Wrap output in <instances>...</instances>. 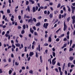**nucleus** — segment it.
I'll list each match as a JSON object with an SVG mask.
<instances>
[{
  "label": "nucleus",
  "mask_w": 75,
  "mask_h": 75,
  "mask_svg": "<svg viewBox=\"0 0 75 75\" xmlns=\"http://www.w3.org/2000/svg\"><path fill=\"white\" fill-rule=\"evenodd\" d=\"M56 60V58H54L52 60V65H54L55 64V63H56V61H55V60Z\"/></svg>",
  "instance_id": "obj_1"
},
{
  "label": "nucleus",
  "mask_w": 75,
  "mask_h": 75,
  "mask_svg": "<svg viewBox=\"0 0 75 75\" xmlns=\"http://www.w3.org/2000/svg\"><path fill=\"white\" fill-rule=\"evenodd\" d=\"M48 23H45L44 24L43 27L45 28H47V27L48 26Z\"/></svg>",
  "instance_id": "obj_2"
},
{
  "label": "nucleus",
  "mask_w": 75,
  "mask_h": 75,
  "mask_svg": "<svg viewBox=\"0 0 75 75\" xmlns=\"http://www.w3.org/2000/svg\"><path fill=\"white\" fill-rule=\"evenodd\" d=\"M67 26L66 25V24H65V22H64V31H65V30H67Z\"/></svg>",
  "instance_id": "obj_3"
},
{
  "label": "nucleus",
  "mask_w": 75,
  "mask_h": 75,
  "mask_svg": "<svg viewBox=\"0 0 75 75\" xmlns=\"http://www.w3.org/2000/svg\"><path fill=\"white\" fill-rule=\"evenodd\" d=\"M71 8L72 9V13L74 14V11L75 10V7L73 6H71Z\"/></svg>",
  "instance_id": "obj_4"
},
{
  "label": "nucleus",
  "mask_w": 75,
  "mask_h": 75,
  "mask_svg": "<svg viewBox=\"0 0 75 75\" xmlns=\"http://www.w3.org/2000/svg\"><path fill=\"white\" fill-rule=\"evenodd\" d=\"M28 22L29 23H33V20L31 19H28Z\"/></svg>",
  "instance_id": "obj_5"
},
{
  "label": "nucleus",
  "mask_w": 75,
  "mask_h": 75,
  "mask_svg": "<svg viewBox=\"0 0 75 75\" xmlns=\"http://www.w3.org/2000/svg\"><path fill=\"white\" fill-rule=\"evenodd\" d=\"M33 55H34V53L33 52H30L29 54V56H30V57H31V56H33Z\"/></svg>",
  "instance_id": "obj_6"
},
{
  "label": "nucleus",
  "mask_w": 75,
  "mask_h": 75,
  "mask_svg": "<svg viewBox=\"0 0 75 75\" xmlns=\"http://www.w3.org/2000/svg\"><path fill=\"white\" fill-rule=\"evenodd\" d=\"M70 61H72L74 59V57H70L69 58Z\"/></svg>",
  "instance_id": "obj_7"
},
{
  "label": "nucleus",
  "mask_w": 75,
  "mask_h": 75,
  "mask_svg": "<svg viewBox=\"0 0 75 75\" xmlns=\"http://www.w3.org/2000/svg\"><path fill=\"white\" fill-rule=\"evenodd\" d=\"M15 45H16V47H20V44L19 43L16 44Z\"/></svg>",
  "instance_id": "obj_8"
},
{
  "label": "nucleus",
  "mask_w": 75,
  "mask_h": 75,
  "mask_svg": "<svg viewBox=\"0 0 75 75\" xmlns=\"http://www.w3.org/2000/svg\"><path fill=\"white\" fill-rule=\"evenodd\" d=\"M52 40H51V37H49V40L48 41L49 42H51Z\"/></svg>",
  "instance_id": "obj_9"
},
{
  "label": "nucleus",
  "mask_w": 75,
  "mask_h": 75,
  "mask_svg": "<svg viewBox=\"0 0 75 75\" xmlns=\"http://www.w3.org/2000/svg\"><path fill=\"white\" fill-rule=\"evenodd\" d=\"M40 24H41V23H40L38 22L36 24V26H40Z\"/></svg>",
  "instance_id": "obj_10"
},
{
  "label": "nucleus",
  "mask_w": 75,
  "mask_h": 75,
  "mask_svg": "<svg viewBox=\"0 0 75 75\" xmlns=\"http://www.w3.org/2000/svg\"><path fill=\"white\" fill-rule=\"evenodd\" d=\"M33 12H35V11H36V10L35 9V7H33Z\"/></svg>",
  "instance_id": "obj_11"
},
{
  "label": "nucleus",
  "mask_w": 75,
  "mask_h": 75,
  "mask_svg": "<svg viewBox=\"0 0 75 75\" xmlns=\"http://www.w3.org/2000/svg\"><path fill=\"white\" fill-rule=\"evenodd\" d=\"M30 33H31L32 34H33L34 33V30H32V29H31V28H30Z\"/></svg>",
  "instance_id": "obj_12"
},
{
  "label": "nucleus",
  "mask_w": 75,
  "mask_h": 75,
  "mask_svg": "<svg viewBox=\"0 0 75 75\" xmlns=\"http://www.w3.org/2000/svg\"><path fill=\"white\" fill-rule=\"evenodd\" d=\"M29 2H31L32 4H34V1L33 0H29Z\"/></svg>",
  "instance_id": "obj_13"
},
{
  "label": "nucleus",
  "mask_w": 75,
  "mask_h": 75,
  "mask_svg": "<svg viewBox=\"0 0 75 75\" xmlns=\"http://www.w3.org/2000/svg\"><path fill=\"white\" fill-rule=\"evenodd\" d=\"M70 18H71V17H68V18H67V22H69V20H70Z\"/></svg>",
  "instance_id": "obj_14"
},
{
  "label": "nucleus",
  "mask_w": 75,
  "mask_h": 75,
  "mask_svg": "<svg viewBox=\"0 0 75 75\" xmlns=\"http://www.w3.org/2000/svg\"><path fill=\"white\" fill-rule=\"evenodd\" d=\"M12 48H13L14 49H15V48H16V46L13 44H12Z\"/></svg>",
  "instance_id": "obj_15"
},
{
  "label": "nucleus",
  "mask_w": 75,
  "mask_h": 75,
  "mask_svg": "<svg viewBox=\"0 0 75 75\" xmlns=\"http://www.w3.org/2000/svg\"><path fill=\"white\" fill-rule=\"evenodd\" d=\"M65 35L64 34H63L61 35L60 36H59V38H61V37H64Z\"/></svg>",
  "instance_id": "obj_16"
},
{
  "label": "nucleus",
  "mask_w": 75,
  "mask_h": 75,
  "mask_svg": "<svg viewBox=\"0 0 75 75\" xmlns=\"http://www.w3.org/2000/svg\"><path fill=\"white\" fill-rule=\"evenodd\" d=\"M52 55L54 57H55V52H52Z\"/></svg>",
  "instance_id": "obj_17"
},
{
  "label": "nucleus",
  "mask_w": 75,
  "mask_h": 75,
  "mask_svg": "<svg viewBox=\"0 0 75 75\" xmlns=\"http://www.w3.org/2000/svg\"><path fill=\"white\" fill-rule=\"evenodd\" d=\"M25 33V31H24V30H22L21 32V33L22 34H24Z\"/></svg>",
  "instance_id": "obj_18"
},
{
  "label": "nucleus",
  "mask_w": 75,
  "mask_h": 75,
  "mask_svg": "<svg viewBox=\"0 0 75 75\" xmlns=\"http://www.w3.org/2000/svg\"><path fill=\"white\" fill-rule=\"evenodd\" d=\"M71 63H69L68 64V67H70V66H71Z\"/></svg>",
  "instance_id": "obj_19"
},
{
  "label": "nucleus",
  "mask_w": 75,
  "mask_h": 75,
  "mask_svg": "<svg viewBox=\"0 0 75 75\" xmlns=\"http://www.w3.org/2000/svg\"><path fill=\"white\" fill-rule=\"evenodd\" d=\"M11 73H12V70H9V75H11Z\"/></svg>",
  "instance_id": "obj_20"
},
{
  "label": "nucleus",
  "mask_w": 75,
  "mask_h": 75,
  "mask_svg": "<svg viewBox=\"0 0 75 75\" xmlns=\"http://www.w3.org/2000/svg\"><path fill=\"white\" fill-rule=\"evenodd\" d=\"M33 20L34 21V22H37V20L35 18H33Z\"/></svg>",
  "instance_id": "obj_21"
},
{
  "label": "nucleus",
  "mask_w": 75,
  "mask_h": 75,
  "mask_svg": "<svg viewBox=\"0 0 75 75\" xmlns=\"http://www.w3.org/2000/svg\"><path fill=\"white\" fill-rule=\"evenodd\" d=\"M28 4H29V2L28 1H26L25 3L26 5H28Z\"/></svg>",
  "instance_id": "obj_22"
},
{
  "label": "nucleus",
  "mask_w": 75,
  "mask_h": 75,
  "mask_svg": "<svg viewBox=\"0 0 75 75\" xmlns=\"http://www.w3.org/2000/svg\"><path fill=\"white\" fill-rule=\"evenodd\" d=\"M38 50L39 51H40V45H38Z\"/></svg>",
  "instance_id": "obj_23"
},
{
  "label": "nucleus",
  "mask_w": 75,
  "mask_h": 75,
  "mask_svg": "<svg viewBox=\"0 0 75 75\" xmlns=\"http://www.w3.org/2000/svg\"><path fill=\"white\" fill-rule=\"evenodd\" d=\"M41 18H42V17H41V16H39L38 17L37 19H38V20H40V19H41Z\"/></svg>",
  "instance_id": "obj_24"
},
{
  "label": "nucleus",
  "mask_w": 75,
  "mask_h": 75,
  "mask_svg": "<svg viewBox=\"0 0 75 75\" xmlns=\"http://www.w3.org/2000/svg\"><path fill=\"white\" fill-rule=\"evenodd\" d=\"M60 6H61V4H59L58 5H57V8H59V7H60Z\"/></svg>",
  "instance_id": "obj_25"
},
{
  "label": "nucleus",
  "mask_w": 75,
  "mask_h": 75,
  "mask_svg": "<svg viewBox=\"0 0 75 75\" xmlns=\"http://www.w3.org/2000/svg\"><path fill=\"white\" fill-rule=\"evenodd\" d=\"M7 13H10V9L7 10Z\"/></svg>",
  "instance_id": "obj_26"
},
{
  "label": "nucleus",
  "mask_w": 75,
  "mask_h": 75,
  "mask_svg": "<svg viewBox=\"0 0 75 75\" xmlns=\"http://www.w3.org/2000/svg\"><path fill=\"white\" fill-rule=\"evenodd\" d=\"M73 49H72V48H69V51H73Z\"/></svg>",
  "instance_id": "obj_27"
},
{
  "label": "nucleus",
  "mask_w": 75,
  "mask_h": 75,
  "mask_svg": "<svg viewBox=\"0 0 75 75\" xmlns=\"http://www.w3.org/2000/svg\"><path fill=\"white\" fill-rule=\"evenodd\" d=\"M36 57H37V58H38V53H37V52H36V55H35Z\"/></svg>",
  "instance_id": "obj_28"
},
{
  "label": "nucleus",
  "mask_w": 75,
  "mask_h": 75,
  "mask_svg": "<svg viewBox=\"0 0 75 75\" xmlns=\"http://www.w3.org/2000/svg\"><path fill=\"white\" fill-rule=\"evenodd\" d=\"M15 64L16 65L18 66V65L19 64L18 63H17V62H15Z\"/></svg>",
  "instance_id": "obj_29"
},
{
  "label": "nucleus",
  "mask_w": 75,
  "mask_h": 75,
  "mask_svg": "<svg viewBox=\"0 0 75 75\" xmlns=\"http://www.w3.org/2000/svg\"><path fill=\"white\" fill-rule=\"evenodd\" d=\"M72 40H71L70 41V46H71V45L72 44Z\"/></svg>",
  "instance_id": "obj_30"
},
{
  "label": "nucleus",
  "mask_w": 75,
  "mask_h": 75,
  "mask_svg": "<svg viewBox=\"0 0 75 75\" xmlns=\"http://www.w3.org/2000/svg\"><path fill=\"white\" fill-rule=\"evenodd\" d=\"M50 18H52V17H53V16L52 14H50Z\"/></svg>",
  "instance_id": "obj_31"
},
{
  "label": "nucleus",
  "mask_w": 75,
  "mask_h": 75,
  "mask_svg": "<svg viewBox=\"0 0 75 75\" xmlns=\"http://www.w3.org/2000/svg\"><path fill=\"white\" fill-rule=\"evenodd\" d=\"M35 35H38V34H37V33L36 32H35L34 33Z\"/></svg>",
  "instance_id": "obj_32"
},
{
  "label": "nucleus",
  "mask_w": 75,
  "mask_h": 75,
  "mask_svg": "<svg viewBox=\"0 0 75 75\" xmlns=\"http://www.w3.org/2000/svg\"><path fill=\"white\" fill-rule=\"evenodd\" d=\"M25 25H24L23 26V29H25Z\"/></svg>",
  "instance_id": "obj_33"
},
{
  "label": "nucleus",
  "mask_w": 75,
  "mask_h": 75,
  "mask_svg": "<svg viewBox=\"0 0 75 75\" xmlns=\"http://www.w3.org/2000/svg\"><path fill=\"white\" fill-rule=\"evenodd\" d=\"M27 47H25V52H27Z\"/></svg>",
  "instance_id": "obj_34"
},
{
  "label": "nucleus",
  "mask_w": 75,
  "mask_h": 75,
  "mask_svg": "<svg viewBox=\"0 0 75 75\" xmlns=\"http://www.w3.org/2000/svg\"><path fill=\"white\" fill-rule=\"evenodd\" d=\"M75 20L74 19H73L72 24H75Z\"/></svg>",
  "instance_id": "obj_35"
},
{
  "label": "nucleus",
  "mask_w": 75,
  "mask_h": 75,
  "mask_svg": "<svg viewBox=\"0 0 75 75\" xmlns=\"http://www.w3.org/2000/svg\"><path fill=\"white\" fill-rule=\"evenodd\" d=\"M28 11H30V7H29V6H28Z\"/></svg>",
  "instance_id": "obj_36"
},
{
  "label": "nucleus",
  "mask_w": 75,
  "mask_h": 75,
  "mask_svg": "<svg viewBox=\"0 0 75 75\" xmlns=\"http://www.w3.org/2000/svg\"><path fill=\"white\" fill-rule=\"evenodd\" d=\"M33 72V71H32V70L29 71V73H30V74H32Z\"/></svg>",
  "instance_id": "obj_37"
},
{
  "label": "nucleus",
  "mask_w": 75,
  "mask_h": 75,
  "mask_svg": "<svg viewBox=\"0 0 75 75\" xmlns=\"http://www.w3.org/2000/svg\"><path fill=\"white\" fill-rule=\"evenodd\" d=\"M59 41V39L58 38L56 39V41H57V42H58Z\"/></svg>",
  "instance_id": "obj_38"
},
{
  "label": "nucleus",
  "mask_w": 75,
  "mask_h": 75,
  "mask_svg": "<svg viewBox=\"0 0 75 75\" xmlns=\"http://www.w3.org/2000/svg\"><path fill=\"white\" fill-rule=\"evenodd\" d=\"M59 72H61V68L60 67H59Z\"/></svg>",
  "instance_id": "obj_39"
},
{
  "label": "nucleus",
  "mask_w": 75,
  "mask_h": 75,
  "mask_svg": "<svg viewBox=\"0 0 75 75\" xmlns=\"http://www.w3.org/2000/svg\"><path fill=\"white\" fill-rule=\"evenodd\" d=\"M21 16H18V18L19 20H21Z\"/></svg>",
  "instance_id": "obj_40"
},
{
  "label": "nucleus",
  "mask_w": 75,
  "mask_h": 75,
  "mask_svg": "<svg viewBox=\"0 0 75 75\" xmlns=\"http://www.w3.org/2000/svg\"><path fill=\"white\" fill-rule=\"evenodd\" d=\"M60 30H61V28H59L57 31L56 32V33H58V32Z\"/></svg>",
  "instance_id": "obj_41"
},
{
  "label": "nucleus",
  "mask_w": 75,
  "mask_h": 75,
  "mask_svg": "<svg viewBox=\"0 0 75 75\" xmlns=\"http://www.w3.org/2000/svg\"><path fill=\"white\" fill-rule=\"evenodd\" d=\"M3 73V71H2V69H0V74H1Z\"/></svg>",
  "instance_id": "obj_42"
},
{
  "label": "nucleus",
  "mask_w": 75,
  "mask_h": 75,
  "mask_svg": "<svg viewBox=\"0 0 75 75\" xmlns=\"http://www.w3.org/2000/svg\"><path fill=\"white\" fill-rule=\"evenodd\" d=\"M32 49H33V50H34V45H32Z\"/></svg>",
  "instance_id": "obj_43"
},
{
  "label": "nucleus",
  "mask_w": 75,
  "mask_h": 75,
  "mask_svg": "<svg viewBox=\"0 0 75 75\" xmlns=\"http://www.w3.org/2000/svg\"><path fill=\"white\" fill-rule=\"evenodd\" d=\"M33 45H35V41H34L32 43Z\"/></svg>",
  "instance_id": "obj_44"
},
{
  "label": "nucleus",
  "mask_w": 75,
  "mask_h": 75,
  "mask_svg": "<svg viewBox=\"0 0 75 75\" xmlns=\"http://www.w3.org/2000/svg\"><path fill=\"white\" fill-rule=\"evenodd\" d=\"M57 65L60 67V63L59 62H58L57 64Z\"/></svg>",
  "instance_id": "obj_45"
},
{
  "label": "nucleus",
  "mask_w": 75,
  "mask_h": 75,
  "mask_svg": "<svg viewBox=\"0 0 75 75\" xmlns=\"http://www.w3.org/2000/svg\"><path fill=\"white\" fill-rule=\"evenodd\" d=\"M75 67V66L74 65V64L71 65V68H73V67Z\"/></svg>",
  "instance_id": "obj_46"
},
{
  "label": "nucleus",
  "mask_w": 75,
  "mask_h": 75,
  "mask_svg": "<svg viewBox=\"0 0 75 75\" xmlns=\"http://www.w3.org/2000/svg\"><path fill=\"white\" fill-rule=\"evenodd\" d=\"M44 45H45V46H48V44L47 43H45Z\"/></svg>",
  "instance_id": "obj_47"
},
{
  "label": "nucleus",
  "mask_w": 75,
  "mask_h": 75,
  "mask_svg": "<svg viewBox=\"0 0 75 75\" xmlns=\"http://www.w3.org/2000/svg\"><path fill=\"white\" fill-rule=\"evenodd\" d=\"M31 58L30 57H28V61H30V59Z\"/></svg>",
  "instance_id": "obj_48"
},
{
  "label": "nucleus",
  "mask_w": 75,
  "mask_h": 75,
  "mask_svg": "<svg viewBox=\"0 0 75 75\" xmlns=\"http://www.w3.org/2000/svg\"><path fill=\"white\" fill-rule=\"evenodd\" d=\"M6 27V25H4L3 26H2V28H4Z\"/></svg>",
  "instance_id": "obj_49"
},
{
  "label": "nucleus",
  "mask_w": 75,
  "mask_h": 75,
  "mask_svg": "<svg viewBox=\"0 0 75 75\" xmlns=\"http://www.w3.org/2000/svg\"><path fill=\"white\" fill-rule=\"evenodd\" d=\"M75 47V44H74L73 46L72 47V48H74Z\"/></svg>",
  "instance_id": "obj_50"
},
{
  "label": "nucleus",
  "mask_w": 75,
  "mask_h": 75,
  "mask_svg": "<svg viewBox=\"0 0 75 75\" xmlns=\"http://www.w3.org/2000/svg\"><path fill=\"white\" fill-rule=\"evenodd\" d=\"M33 28L34 30H36V28H35V27L34 26L33 27Z\"/></svg>",
  "instance_id": "obj_51"
},
{
  "label": "nucleus",
  "mask_w": 75,
  "mask_h": 75,
  "mask_svg": "<svg viewBox=\"0 0 75 75\" xmlns=\"http://www.w3.org/2000/svg\"><path fill=\"white\" fill-rule=\"evenodd\" d=\"M5 34V32L3 31L2 33V35H4V34Z\"/></svg>",
  "instance_id": "obj_52"
},
{
  "label": "nucleus",
  "mask_w": 75,
  "mask_h": 75,
  "mask_svg": "<svg viewBox=\"0 0 75 75\" xmlns=\"http://www.w3.org/2000/svg\"><path fill=\"white\" fill-rule=\"evenodd\" d=\"M22 69H23V70L25 69V67H22Z\"/></svg>",
  "instance_id": "obj_53"
},
{
  "label": "nucleus",
  "mask_w": 75,
  "mask_h": 75,
  "mask_svg": "<svg viewBox=\"0 0 75 75\" xmlns=\"http://www.w3.org/2000/svg\"><path fill=\"white\" fill-rule=\"evenodd\" d=\"M53 3L52 2H50L49 3V4L50 5V6H52V4H53Z\"/></svg>",
  "instance_id": "obj_54"
},
{
  "label": "nucleus",
  "mask_w": 75,
  "mask_h": 75,
  "mask_svg": "<svg viewBox=\"0 0 75 75\" xmlns=\"http://www.w3.org/2000/svg\"><path fill=\"white\" fill-rule=\"evenodd\" d=\"M59 18H61V14L59 15Z\"/></svg>",
  "instance_id": "obj_55"
},
{
  "label": "nucleus",
  "mask_w": 75,
  "mask_h": 75,
  "mask_svg": "<svg viewBox=\"0 0 75 75\" xmlns=\"http://www.w3.org/2000/svg\"><path fill=\"white\" fill-rule=\"evenodd\" d=\"M3 61L4 62H6V59H4Z\"/></svg>",
  "instance_id": "obj_56"
},
{
  "label": "nucleus",
  "mask_w": 75,
  "mask_h": 75,
  "mask_svg": "<svg viewBox=\"0 0 75 75\" xmlns=\"http://www.w3.org/2000/svg\"><path fill=\"white\" fill-rule=\"evenodd\" d=\"M67 39H69V35H67Z\"/></svg>",
  "instance_id": "obj_57"
},
{
  "label": "nucleus",
  "mask_w": 75,
  "mask_h": 75,
  "mask_svg": "<svg viewBox=\"0 0 75 75\" xmlns=\"http://www.w3.org/2000/svg\"><path fill=\"white\" fill-rule=\"evenodd\" d=\"M12 25V24L11 23L9 22V26H11Z\"/></svg>",
  "instance_id": "obj_58"
},
{
  "label": "nucleus",
  "mask_w": 75,
  "mask_h": 75,
  "mask_svg": "<svg viewBox=\"0 0 75 75\" xmlns=\"http://www.w3.org/2000/svg\"><path fill=\"white\" fill-rule=\"evenodd\" d=\"M65 74L66 75H67V71L65 70Z\"/></svg>",
  "instance_id": "obj_59"
},
{
  "label": "nucleus",
  "mask_w": 75,
  "mask_h": 75,
  "mask_svg": "<svg viewBox=\"0 0 75 75\" xmlns=\"http://www.w3.org/2000/svg\"><path fill=\"white\" fill-rule=\"evenodd\" d=\"M8 40H10V36L9 35H8Z\"/></svg>",
  "instance_id": "obj_60"
},
{
  "label": "nucleus",
  "mask_w": 75,
  "mask_h": 75,
  "mask_svg": "<svg viewBox=\"0 0 75 75\" xmlns=\"http://www.w3.org/2000/svg\"><path fill=\"white\" fill-rule=\"evenodd\" d=\"M5 17H6V16H5V15L3 16V19H4L5 18Z\"/></svg>",
  "instance_id": "obj_61"
},
{
  "label": "nucleus",
  "mask_w": 75,
  "mask_h": 75,
  "mask_svg": "<svg viewBox=\"0 0 75 75\" xmlns=\"http://www.w3.org/2000/svg\"><path fill=\"white\" fill-rule=\"evenodd\" d=\"M52 50L53 51H55V48H53L52 49Z\"/></svg>",
  "instance_id": "obj_62"
},
{
  "label": "nucleus",
  "mask_w": 75,
  "mask_h": 75,
  "mask_svg": "<svg viewBox=\"0 0 75 75\" xmlns=\"http://www.w3.org/2000/svg\"><path fill=\"white\" fill-rule=\"evenodd\" d=\"M26 17L27 18H30V17L29 16H26Z\"/></svg>",
  "instance_id": "obj_63"
},
{
  "label": "nucleus",
  "mask_w": 75,
  "mask_h": 75,
  "mask_svg": "<svg viewBox=\"0 0 75 75\" xmlns=\"http://www.w3.org/2000/svg\"><path fill=\"white\" fill-rule=\"evenodd\" d=\"M72 5L73 6H75V3H72Z\"/></svg>",
  "instance_id": "obj_64"
}]
</instances>
